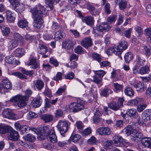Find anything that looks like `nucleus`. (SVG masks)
<instances>
[{"label":"nucleus","mask_w":151,"mask_h":151,"mask_svg":"<svg viewBox=\"0 0 151 151\" xmlns=\"http://www.w3.org/2000/svg\"><path fill=\"white\" fill-rule=\"evenodd\" d=\"M46 10L45 6L40 3L30 9V12L32 14L33 26L35 28L40 29L44 27L42 18L45 14Z\"/></svg>","instance_id":"f257e3e1"},{"label":"nucleus","mask_w":151,"mask_h":151,"mask_svg":"<svg viewBox=\"0 0 151 151\" xmlns=\"http://www.w3.org/2000/svg\"><path fill=\"white\" fill-rule=\"evenodd\" d=\"M124 130L127 135H131L132 136L133 139L135 141H138L143 135L141 133L138 132L134 125H128L124 129Z\"/></svg>","instance_id":"f03ea898"},{"label":"nucleus","mask_w":151,"mask_h":151,"mask_svg":"<svg viewBox=\"0 0 151 151\" xmlns=\"http://www.w3.org/2000/svg\"><path fill=\"white\" fill-rule=\"evenodd\" d=\"M27 101L26 97L19 94L12 97L9 101L11 102L16 103L15 105L17 107L21 108L26 105Z\"/></svg>","instance_id":"7ed1b4c3"},{"label":"nucleus","mask_w":151,"mask_h":151,"mask_svg":"<svg viewBox=\"0 0 151 151\" xmlns=\"http://www.w3.org/2000/svg\"><path fill=\"white\" fill-rule=\"evenodd\" d=\"M84 108V101L81 100L77 102L71 103L65 107V109L68 111L76 113L83 109Z\"/></svg>","instance_id":"20e7f679"},{"label":"nucleus","mask_w":151,"mask_h":151,"mask_svg":"<svg viewBox=\"0 0 151 151\" xmlns=\"http://www.w3.org/2000/svg\"><path fill=\"white\" fill-rule=\"evenodd\" d=\"M70 124V123L65 120L59 121L57 127L62 136H64V134L68 131Z\"/></svg>","instance_id":"39448f33"},{"label":"nucleus","mask_w":151,"mask_h":151,"mask_svg":"<svg viewBox=\"0 0 151 151\" xmlns=\"http://www.w3.org/2000/svg\"><path fill=\"white\" fill-rule=\"evenodd\" d=\"M21 114V116H17L13 113L11 109H4L3 112V115L4 117L14 120H17L22 118L24 114L22 113Z\"/></svg>","instance_id":"423d86ee"},{"label":"nucleus","mask_w":151,"mask_h":151,"mask_svg":"<svg viewBox=\"0 0 151 151\" xmlns=\"http://www.w3.org/2000/svg\"><path fill=\"white\" fill-rule=\"evenodd\" d=\"M9 2L14 9L18 13H20L24 10V5L19 2L18 0H10Z\"/></svg>","instance_id":"0eeeda50"},{"label":"nucleus","mask_w":151,"mask_h":151,"mask_svg":"<svg viewBox=\"0 0 151 151\" xmlns=\"http://www.w3.org/2000/svg\"><path fill=\"white\" fill-rule=\"evenodd\" d=\"M96 132L97 134L99 135H109L111 134V131L109 127H102L97 129Z\"/></svg>","instance_id":"6e6552de"},{"label":"nucleus","mask_w":151,"mask_h":151,"mask_svg":"<svg viewBox=\"0 0 151 151\" xmlns=\"http://www.w3.org/2000/svg\"><path fill=\"white\" fill-rule=\"evenodd\" d=\"M52 129H49L48 126H46L43 127L42 132L38 134V137H40V139H43L46 138L49 133L51 132L50 130Z\"/></svg>","instance_id":"1a4fd4ad"},{"label":"nucleus","mask_w":151,"mask_h":151,"mask_svg":"<svg viewBox=\"0 0 151 151\" xmlns=\"http://www.w3.org/2000/svg\"><path fill=\"white\" fill-rule=\"evenodd\" d=\"M81 45L86 48L91 47L92 45V42L90 37H88L83 39L81 42Z\"/></svg>","instance_id":"9d476101"},{"label":"nucleus","mask_w":151,"mask_h":151,"mask_svg":"<svg viewBox=\"0 0 151 151\" xmlns=\"http://www.w3.org/2000/svg\"><path fill=\"white\" fill-rule=\"evenodd\" d=\"M111 27V25H109L107 23L103 22L99 26L98 31L101 32H103L104 31H107L109 30Z\"/></svg>","instance_id":"9b49d317"},{"label":"nucleus","mask_w":151,"mask_h":151,"mask_svg":"<svg viewBox=\"0 0 151 151\" xmlns=\"http://www.w3.org/2000/svg\"><path fill=\"white\" fill-rule=\"evenodd\" d=\"M10 135L8 137L9 139L14 141H16L18 140L19 138V134L17 131L12 129L10 131Z\"/></svg>","instance_id":"f8f14e48"},{"label":"nucleus","mask_w":151,"mask_h":151,"mask_svg":"<svg viewBox=\"0 0 151 151\" xmlns=\"http://www.w3.org/2000/svg\"><path fill=\"white\" fill-rule=\"evenodd\" d=\"M132 85L134 86L139 92H141L145 91L146 89V87L144 83L142 82H140L137 84L133 83Z\"/></svg>","instance_id":"ddd939ff"},{"label":"nucleus","mask_w":151,"mask_h":151,"mask_svg":"<svg viewBox=\"0 0 151 151\" xmlns=\"http://www.w3.org/2000/svg\"><path fill=\"white\" fill-rule=\"evenodd\" d=\"M42 43V42H40L37 47V51L39 53L44 55L47 52L48 49L47 46Z\"/></svg>","instance_id":"4468645a"},{"label":"nucleus","mask_w":151,"mask_h":151,"mask_svg":"<svg viewBox=\"0 0 151 151\" xmlns=\"http://www.w3.org/2000/svg\"><path fill=\"white\" fill-rule=\"evenodd\" d=\"M50 131L49 134L46 137L48 140H50L52 142L55 143L57 141V136L55 134L54 129H51Z\"/></svg>","instance_id":"2eb2a0df"},{"label":"nucleus","mask_w":151,"mask_h":151,"mask_svg":"<svg viewBox=\"0 0 151 151\" xmlns=\"http://www.w3.org/2000/svg\"><path fill=\"white\" fill-rule=\"evenodd\" d=\"M2 86L4 89H9L11 88L12 85L9 80L7 78H5L2 80Z\"/></svg>","instance_id":"dca6fc26"},{"label":"nucleus","mask_w":151,"mask_h":151,"mask_svg":"<svg viewBox=\"0 0 151 151\" xmlns=\"http://www.w3.org/2000/svg\"><path fill=\"white\" fill-rule=\"evenodd\" d=\"M122 139V138L120 136L117 135L114 136L113 137V141L114 145L116 147L120 146Z\"/></svg>","instance_id":"f3484780"},{"label":"nucleus","mask_w":151,"mask_h":151,"mask_svg":"<svg viewBox=\"0 0 151 151\" xmlns=\"http://www.w3.org/2000/svg\"><path fill=\"white\" fill-rule=\"evenodd\" d=\"M82 21L89 25H92L94 24V20L93 17L90 16H88L85 17H82Z\"/></svg>","instance_id":"a211bd4d"},{"label":"nucleus","mask_w":151,"mask_h":151,"mask_svg":"<svg viewBox=\"0 0 151 151\" xmlns=\"http://www.w3.org/2000/svg\"><path fill=\"white\" fill-rule=\"evenodd\" d=\"M28 65L31 66V68L33 69H36L38 68L39 64L37 62L36 58L32 57L29 60V62L27 64Z\"/></svg>","instance_id":"6ab92c4d"},{"label":"nucleus","mask_w":151,"mask_h":151,"mask_svg":"<svg viewBox=\"0 0 151 151\" xmlns=\"http://www.w3.org/2000/svg\"><path fill=\"white\" fill-rule=\"evenodd\" d=\"M42 100L41 98L38 96L32 102V105L35 108L39 107L42 104Z\"/></svg>","instance_id":"aec40b11"},{"label":"nucleus","mask_w":151,"mask_h":151,"mask_svg":"<svg viewBox=\"0 0 151 151\" xmlns=\"http://www.w3.org/2000/svg\"><path fill=\"white\" fill-rule=\"evenodd\" d=\"M53 116L50 114H46L41 116V119L45 122H51L53 119Z\"/></svg>","instance_id":"412c9836"},{"label":"nucleus","mask_w":151,"mask_h":151,"mask_svg":"<svg viewBox=\"0 0 151 151\" xmlns=\"http://www.w3.org/2000/svg\"><path fill=\"white\" fill-rule=\"evenodd\" d=\"M141 142L145 147L151 148V139L150 138H144L142 139Z\"/></svg>","instance_id":"4be33fe9"},{"label":"nucleus","mask_w":151,"mask_h":151,"mask_svg":"<svg viewBox=\"0 0 151 151\" xmlns=\"http://www.w3.org/2000/svg\"><path fill=\"white\" fill-rule=\"evenodd\" d=\"M74 44L71 40L67 39L63 43V46L65 48L70 49L73 46Z\"/></svg>","instance_id":"5701e85b"},{"label":"nucleus","mask_w":151,"mask_h":151,"mask_svg":"<svg viewBox=\"0 0 151 151\" xmlns=\"http://www.w3.org/2000/svg\"><path fill=\"white\" fill-rule=\"evenodd\" d=\"M34 83H35V86L39 91H41L44 86L43 82L41 80H37L36 81H35Z\"/></svg>","instance_id":"b1692460"},{"label":"nucleus","mask_w":151,"mask_h":151,"mask_svg":"<svg viewBox=\"0 0 151 151\" xmlns=\"http://www.w3.org/2000/svg\"><path fill=\"white\" fill-rule=\"evenodd\" d=\"M24 50L22 48H18L14 51V54L15 56L20 57L24 55Z\"/></svg>","instance_id":"393cba45"},{"label":"nucleus","mask_w":151,"mask_h":151,"mask_svg":"<svg viewBox=\"0 0 151 151\" xmlns=\"http://www.w3.org/2000/svg\"><path fill=\"white\" fill-rule=\"evenodd\" d=\"M5 61L9 64H16V61L14 57L11 55L7 56L5 59Z\"/></svg>","instance_id":"a878e982"},{"label":"nucleus","mask_w":151,"mask_h":151,"mask_svg":"<svg viewBox=\"0 0 151 151\" xmlns=\"http://www.w3.org/2000/svg\"><path fill=\"white\" fill-rule=\"evenodd\" d=\"M6 18L8 21L11 22L14 20L15 17L14 16L13 14L9 10H7L6 12Z\"/></svg>","instance_id":"bb28decb"},{"label":"nucleus","mask_w":151,"mask_h":151,"mask_svg":"<svg viewBox=\"0 0 151 151\" xmlns=\"http://www.w3.org/2000/svg\"><path fill=\"white\" fill-rule=\"evenodd\" d=\"M14 40L16 41L23 42L24 38L19 33L15 32L13 34Z\"/></svg>","instance_id":"cd10ccee"},{"label":"nucleus","mask_w":151,"mask_h":151,"mask_svg":"<svg viewBox=\"0 0 151 151\" xmlns=\"http://www.w3.org/2000/svg\"><path fill=\"white\" fill-rule=\"evenodd\" d=\"M108 107L114 111L118 110L120 107L118 104L116 102H112L108 104Z\"/></svg>","instance_id":"c85d7f7f"},{"label":"nucleus","mask_w":151,"mask_h":151,"mask_svg":"<svg viewBox=\"0 0 151 151\" xmlns=\"http://www.w3.org/2000/svg\"><path fill=\"white\" fill-rule=\"evenodd\" d=\"M18 45V43L17 41L12 40L9 41L7 46L9 49H12L17 47Z\"/></svg>","instance_id":"c756f323"},{"label":"nucleus","mask_w":151,"mask_h":151,"mask_svg":"<svg viewBox=\"0 0 151 151\" xmlns=\"http://www.w3.org/2000/svg\"><path fill=\"white\" fill-rule=\"evenodd\" d=\"M127 113L129 116L132 118H136L137 116V113L135 109H129Z\"/></svg>","instance_id":"7c9ffc66"},{"label":"nucleus","mask_w":151,"mask_h":151,"mask_svg":"<svg viewBox=\"0 0 151 151\" xmlns=\"http://www.w3.org/2000/svg\"><path fill=\"white\" fill-rule=\"evenodd\" d=\"M12 128L10 127L7 126H0V133L4 134L9 132Z\"/></svg>","instance_id":"2f4dec72"},{"label":"nucleus","mask_w":151,"mask_h":151,"mask_svg":"<svg viewBox=\"0 0 151 151\" xmlns=\"http://www.w3.org/2000/svg\"><path fill=\"white\" fill-rule=\"evenodd\" d=\"M133 58V54L130 52L126 53L124 56V59L125 62L129 63Z\"/></svg>","instance_id":"473e14b6"},{"label":"nucleus","mask_w":151,"mask_h":151,"mask_svg":"<svg viewBox=\"0 0 151 151\" xmlns=\"http://www.w3.org/2000/svg\"><path fill=\"white\" fill-rule=\"evenodd\" d=\"M46 4L51 9H53L54 4H57L59 2L60 0H46Z\"/></svg>","instance_id":"72a5a7b5"},{"label":"nucleus","mask_w":151,"mask_h":151,"mask_svg":"<svg viewBox=\"0 0 151 151\" xmlns=\"http://www.w3.org/2000/svg\"><path fill=\"white\" fill-rule=\"evenodd\" d=\"M25 140L30 142L34 141L36 139L35 137L32 134H28L23 137Z\"/></svg>","instance_id":"f704fd0d"},{"label":"nucleus","mask_w":151,"mask_h":151,"mask_svg":"<svg viewBox=\"0 0 151 151\" xmlns=\"http://www.w3.org/2000/svg\"><path fill=\"white\" fill-rule=\"evenodd\" d=\"M114 91L116 92L122 91L124 88L123 85L119 84L118 83H114L113 84Z\"/></svg>","instance_id":"c9c22d12"},{"label":"nucleus","mask_w":151,"mask_h":151,"mask_svg":"<svg viewBox=\"0 0 151 151\" xmlns=\"http://www.w3.org/2000/svg\"><path fill=\"white\" fill-rule=\"evenodd\" d=\"M150 71L149 67L146 65L141 68L139 70V73L142 75L147 73Z\"/></svg>","instance_id":"e433bc0d"},{"label":"nucleus","mask_w":151,"mask_h":151,"mask_svg":"<svg viewBox=\"0 0 151 151\" xmlns=\"http://www.w3.org/2000/svg\"><path fill=\"white\" fill-rule=\"evenodd\" d=\"M28 24V22L24 19L19 21L17 23L18 26L22 28L26 27Z\"/></svg>","instance_id":"4c0bfd02"},{"label":"nucleus","mask_w":151,"mask_h":151,"mask_svg":"<svg viewBox=\"0 0 151 151\" xmlns=\"http://www.w3.org/2000/svg\"><path fill=\"white\" fill-rule=\"evenodd\" d=\"M127 2L125 0H121L119 3V8L120 10H124L126 8Z\"/></svg>","instance_id":"58836bf2"},{"label":"nucleus","mask_w":151,"mask_h":151,"mask_svg":"<svg viewBox=\"0 0 151 151\" xmlns=\"http://www.w3.org/2000/svg\"><path fill=\"white\" fill-rule=\"evenodd\" d=\"M145 60L142 58L138 56L136 60V65L140 66L144 65Z\"/></svg>","instance_id":"ea45409f"},{"label":"nucleus","mask_w":151,"mask_h":151,"mask_svg":"<svg viewBox=\"0 0 151 151\" xmlns=\"http://www.w3.org/2000/svg\"><path fill=\"white\" fill-rule=\"evenodd\" d=\"M112 91L109 88H105L101 91V94L104 96L107 97L109 93L111 94L112 93Z\"/></svg>","instance_id":"a19ab883"},{"label":"nucleus","mask_w":151,"mask_h":151,"mask_svg":"<svg viewBox=\"0 0 151 151\" xmlns=\"http://www.w3.org/2000/svg\"><path fill=\"white\" fill-rule=\"evenodd\" d=\"M116 17L117 16L115 15H111L108 17L106 21L109 23L112 24L116 21Z\"/></svg>","instance_id":"79ce46f5"},{"label":"nucleus","mask_w":151,"mask_h":151,"mask_svg":"<svg viewBox=\"0 0 151 151\" xmlns=\"http://www.w3.org/2000/svg\"><path fill=\"white\" fill-rule=\"evenodd\" d=\"M124 93L125 94L129 96H133L134 94L133 90L130 87H128L125 88L124 90Z\"/></svg>","instance_id":"37998d69"},{"label":"nucleus","mask_w":151,"mask_h":151,"mask_svg":"<svg viewBox=\"0 0 151 151\" xmlns=\"http://www.w3.org/2000/svg\"><path fill=\"white\" fill-rule=\"evenodd\" d=\"M113 142L111 140H108L104 144V148L106 149H110L112 147Z\"/></svg>","instance_id":"c03bdc74"},{"label":"nucleus","mask_w":151,"mask_h":151,"mask_svg":"<svg viewBox=\"0 0 151 151\" xmlns=\"http://www.w3.org/2000/svg\"><path fill=\"white\" fill-rule=\"evenodd\" d=\"M118 47L122 50H126L127 47V43L124 41H122L119 43Z\"/></svg>","instance_id":"a18cd8bd"},{"label":"nucleus","mask_w":151,"mask_h":151,"mask_svg":"<svg viewBox=\"0 0 151 151\" xmlns=\"http://www.w3.org/2000/svg\"><path fill=\"white\" fill-rule=\"evenodd\" d=\"M142 50L145 51V54L146 57L148 58L151 55V52L150 49L149 48H148L147 47L144 45L142 47Z\"/></svg>","instance_id":"49530a36"},{"label":"nucleus","mask_w":151,"mask_h":151,"mask_svg":"<svg viewBox=\"0 0 151 151\" xmlns=\"http://www.w3.org/2000/svg\"><path fill=\"white\" fill-rule=\"evenodd\" d=\"M113 53L116 55L119 56L122 52L121 49H120L118 46L113 47Z\"/></svg>","instance_id":"de8ad7c7"},{"label":"nucleus","mask_w":151,"mask_h":151,"mask_svg":"<svg viewBox=\"0 0 151 151\" xmlns=\"http://www.w3.org/2000/svg\"><path fill=\"white\" fill-rule=\"evenodd\" d=\"M144 33L148 36V41L151 42V28H149L145 29Z\"/></svg>","instance_id":"09e8293b"},{"label":"nucleus","mask_w":151,"mask_h":151,"mask_svg":"<svg viewBox=\"0 0 151 151\" xmlns=\"http://www.w3.org/2000/svg\"><path fill=\"white\" fill-rule=\"evenodd\" d=\"M30 127L28 126H22V128L20 130L22 134H24L28 132V131L30 130Z\"/></svg>","instance_id":"8fccbe9b"},{"label":"nucleus","mask_w":151,"mask_h":151,"mask_svg":"<svg viewBox=\"0 0 151 151\" xmlns=\"http://www.w3.org/2000/svg\"><path fill=\"white\" fill-rule=\"evenodd\" d=\"M92 132V130L91 128L87 127L86 129L83 130L81 133L83 136H85L90 134Z\"/></svg>","instance_id":"3c124183"},{"label":"nucleus","mask_w":151,"mask_h":151,"mask_svg":"<svg viewBox=\"0 0 151 151\" xmlns=\"http://www.w3.org/2000/svg\"><path fill=\"white\" fill-rule=\"evenodd\" d=\"M139 100V99L138 98L136 99H132L129 101L128 102V104L129 105L132 106H135L138 104Z\"/></svg>","instance_id":"603ef678"},{"label":"nucleus","mask_w":151,"mask_h":151,"mask_svg":"<svg viewBox=\"0 0 151 151\" xmlns=\"http://www.w3.org/2000/svg\"><path fill=\"white\" fill-rule=\"evenodd\" d=\"M71 139L73 142L74 143L78 142L81 138V136L78 134H76L71 137Z\"/></svg>","instance_id":"864d4df0"},{"label":"nucleus","mask_w":151,"mask_h":151,"mask_svg":"<svg viewBox=\"0 0 151 151\" xmlns=\"http://www.w3.org/2000/svg\"><path fill=\"white\" fill-rule=\"evenodd\" d=\"M75 52L78 54H81L84 52L83 48L80 45L76 47L74 49Z\"/></svg>","instance_id":"5fc2aeb1"},{"label":"nucleus","mask_w":151,"mask_h":151,"mask_svg":"<svg viewBox=\"0 0 151 151\" xmlns=\"http://www.w3.org/2000/svg\"><path fill=\"white\" fill-rule=\"evenodd\" d=\"M70 140L69 139L63 141H59L58 143V146L60 147H63L65 146L67 144L70 142Z\"/></svg>","instance_id":"6e6d98bb"},{"label":"nucleus","mask_w":151,"mask_h":151,"mask_svg":"<svg viewBox=\"0 0 151 151\" xmlns=\"http://www.w3.org/2000/svg\"><path fill=\"white\" fill-rule=\"evenodd\" d=\"M2 30L3 32L4 35L6 36H8L10 33V29L6 26H4Z\"/></svg>","instance_id":"4d7b16f0"},{"label":"nucleus","mask_w":151,"mask_h":151,"mask_svg":"<svg viewBox=\"0 0 151 151\" xmlns=\"http://www.w3.org/2000/svg\"><path fill=\"white\" fill-rule=\"evenodd\" d=\"M95 73L99 77L101 78H102L106 74V72L103 70H100L95 71Z\"/></svg>","instance_id":"13d9d810"},{"label":"nucleus","mask_w":151,"mask_h":151,"mask_svg":"<svg viewBox=\"0 0 151 151\" xmlns=\"http://www.w3.org/2000/svg\"><path fill=\"white\" fill-rule=\"evenodd\" d=\"M24 38L26 40L29 42H32L34 39L33 36L27 34L24 36Z\"/></svg>","instance_id":"bf43d9fd"},{"label":"nucleus","mask_w":151,"mask_h":151,"mask_svg":"<svg viewBox=\"0 0 151 151\" xmlns=\"http://www.w3.org/2000/svg\"><path fill=\"white\" fill-rule=\"evenodd\" d=\"M147 106V104H145L138 105L137 107V110L139 112H141L146 108Z\"/></svg>","instance_id":"052dcab7"},{"label":"nucleus","mask_w":151,"mask_h":151,"mask_svg":"<svg viewBox=\"0 0 151 151\" xmlns=\"http://www.w3.org/2000/svg\"><path fill=\"white\" fill-rule=\"evenodd\" d=\"M92 57L94 59L96 60L99 62H100L101 60V56L97 53H93L92 55Z\"/></svg>","instance_id":"680f3d73"},{"label":"nucleus","mask_w":151,"mask_h":151,"mask_svg":"<svg viewBox=\"0 0 151 151\" xmlns=\"http://www.w3.org/2000/svg\"><path fill=\"white\" fill-rule=\"evenodd\" d=\"M49 61L51 64L54 65L55 67H57L58 66V62L56 59L53 58H51L50 59Z\"/></svg>","instance_id":"e2e57ef3"},{"label":"nucleus","mask_w":151,"mask_h":151,"mask_svg":"<svg viewBox=\"0 0 151 151\" xmlns=\"http://www.w3.org/2000/svg\"><path fill=\"white\" fill-rule=\"evenodd\" d=\"M54 36V38L57 40L61 39L63 37V35L59 31L56 32Z\"/></svg>","instance_id":"0e129e2a"},{"label":"nucleus","mask_w":151,"mask_h":151,"mask_svg":"<svg viewBox=\"0 0 151 151\" xmlns=\"http://www.w3.org/2000/svg\"><path fill=\"white\" fill-rule=\"evenodd\" d=\"M21 71L26 75L29 76H31L33 74V72L32 70H27L24 68L22 69Z\"/></svg>","instance_id":"69168bd1"},{"label":"nucleus","mask_w":151,"mask_h":151,"mask_svg":"<svg viewBox=\"0 0 151 151\" xmlns=\"http://www.w3.org/2000/svg\"><path fill=\"white\" fill-rule=\"evenodd\" d=\"M102 81V78L99 77V78L96 76H93V82L97 84L99 83Z\"/></svg>","instance_id":"338daca9"},{"label":"nucleus","mask_w":151,"mask_h":151,"mask_svg":"<svg viewBox=\"0 0 151 151\" xmlns=\"http://www.w3.org/2000/svg\"><path fill=\"white\" fill-rule=\"evenodd\" d=\"M96 139L95 137L93 136H92L90 138L88 139V142L89 144L93 145L96 143Z\"/></svg>","instance_id":"774afa93"}]
</instances>
